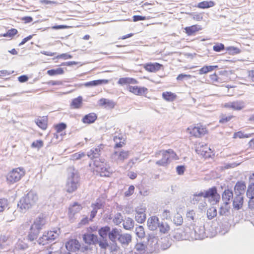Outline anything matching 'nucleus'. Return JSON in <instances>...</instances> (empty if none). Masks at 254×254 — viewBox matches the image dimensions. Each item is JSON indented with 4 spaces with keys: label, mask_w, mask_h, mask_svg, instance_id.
Masks as SVG:
<instances>
[{
    "label": "nucleus",
    "mask_w": 254,
    "mask_h": 254,
    "mask_svg": "<svg viewBox=\"0 0 254 254\" xmlns=\"http://www.w3.org/2000/svg\"><path fill=\"white\" fill-rule=\"evenodd\" d=\"M65 186L67 192L72 193L79 186L80 177L78 173L73 168H69Z\"/></svg>",
    "instance_id": "nucleus-1"
},
{
    "label": "nucleus",
    "mask_w": 254,
    "mask_h": 254,
    "mask_svg": "<svg viewBox=\"0 0 254 254\" xmlns=\"http://www.w3.org/2000/svg\"><path fill=\"white\" fill-rule=\"evenodd\" d=\"M205 201H207L210 205H216L220 200V195L217 192L216 187H213L207 190H203Z\"/></svg>",
    "instance_id": "nucleus-2"
},
{
    "label": "nucleus",
    "mask_w": 254,
    "mask_h": 254,
    "mask_svg": "<svg viewBox=\"0 0 254 254\" xmlns=\"http://www.w3.org/2000/svg\"><path fill=\"white\" fill-rule=\"evenodd\" d=\"M83 241L86 246L82 248L83 251H91L93 247H96V244L98 243V236L96 235L87 233L83 235Z\"/></svg>",
    "instance_id": "nucleus-3"
},
{
    "label": "nucleus",
    "mask_w": 254,
    "mask_h": 254,
    "mask_svg": "<svg viewBox=\"0 0 254 254\" xmlns=\"http://www.w3.org/2000/svg\"><path fill=\"white\" fill-rule=\"evenodd\" d=\"M94 166L96 167V171L101 177H109L112 171L104 161L95 160L94 161Z\"/></svg>",
    "instance_id": "nucleus-4"
},
{
    "label": "nucleus",
    "mask_w": 254,
    "mask_h": 254,
    "mask_svg": "<svg viewBox=\"0 0 254 254\" xmlns=\"http://www.w3.org/2000/svg\"><path fill=\"white\" fill-rule=\"evenodd\" d=\"M38 200V196L34 191H30L25 196L23 197L19 201V203L17 204V206H32L34 205L36 201Z\"/></svg>",
    "instance_id": "nucleus-5"
},
{
    "label": "nucleus",
    "mask_w": 254,
    "mask_h": 254,
    "mask_svg": "<svg viewBox=\"0 0 254 254\" xmlns=\"http://www.w3.org/2000/svg\"><path fill=\"white\" fill-rule=\"evenodd\" d=\"M25 172L23 168H17L10 171L7 176V180L10 183L19 181L24 175Z\"/></svg>",
    "instance_id": "nucleus-6"
},
{
    "label": "nucleus",
    "mask_w": 254,
    "mask_h": 254,
    "mask_svg": "<svg viewBox=\"0 0 254 254\" xmlns=\"http://www.w3.org/2000/svg\"><path fill=\"white\" fill-rule=\"evenodd\" d=\"M129 151L124 150L115 151L111 155V158L113 161L117 163H122L129 156Z\"/></svg>",
    "instance_id": "nucleus-7"
},
{
    "label": "nucleus",
    "mask_w": 254,
    "mask_h": 254,
    "mask_svg": "<svg viewBox=\"0 0 254 254\" xmlns=\"http://www.w3.org/2000/svg\"><path fill=\"white\" fill-rule=\"evenodd\" d=\"M190 203L193 205H198V206H205L207 205L205 202V199L203 191L194 194L190 198Z\"/></svg>",
    "instance_id": "nucleus-8"
},
{
    "label": "nucleus",
    "mask_w": 254,
    "mask_h": 254,
    "mask_svg": "<svg viewBox=\"0 0 254 254\" xmlns=\"http://www.w3.org/2000/svg\"><path fill=\"white\" fill-rule=\"evenodd\" d=\"M101 249L106 251L108 249L110 252H115L117 250L118 246L117 243H109L107 239L98 240V243Z\"/></svg>",
    "instance_id": "nucleus-9"
},
{
    "label": "nucleus",
    "mask_w": 254,
    "mask_h": 254,
    "mask_svg": "<svg viewBox=\"0 0 254 254\" xmlns=\"http://www.w3.org/2000/svg\"><path fill=\"white\" fill-rule=\"evenodd\" d=\"M154 156L155 157H159L160 156H162L161 159L157 161L155 163L158 166H167L170 162V160L168 159V157L164 150L156 152Z\"/></svg>",
    "instance_id": "nucleus-10"
},
{
    "label": "nucleus",
    "mask_w": 254,
    "mask_h": 254,
    "mask_svg": "<svg viewBox=\"0 0 254 254\" xmlns=\"http://www.w3.org/2000/svg\"><path fill=\"white\" fill-rule=\"evenodd\" d=\"M188 131L190 134L196 137H199L205 133L206 129L201 126H190L188 128Z\"/></svg>",
    "instance_id": "nucleus-11"
},
{
    "label": "nucleus",
    "mask_w": 254,
    "mask_h": 254,
    "mask_svg": "<svg viewBox=\"0 0 254 254\" xmlns=\"http://www.w3.org/2000/svg\"><path fill=\"white\" fill-rule=\"evenodd\" d=\"M81 245L76 239H70L65 244L66 249L71 252H75L78 251Z\"/></svg>",
    "instance_id": "nucleus-12"
},
{
    "label": "nucleus",
    "mask_w": 254,
    "mask_h": 254,
    "mask_svg": "<svg viewBox=\"0 0 254 254\" xmlns=\"http://www.w3.org/2000/svg\"><path fill=\"white\" fill-rule=\"evenodd\" d=\"M224 107L234 110H241L245 107V103L242 101H236L226 103Z\"/></svg>",
    "instance_id": "nucleus-13"
},
{
    "label": "nucleus",
    "mask_w": 254,
    "mask_h": 254,
    "mask_svg": "<svg viewBox=\"0 0 254 254\" xmlns=\"http://www.w3.org/2000/svg\"><path fill=\"white\" fill-rule=\"evenodd\" d=\"M145 210L143 207H140L136 209L135 214V219L139 223H143L146 219Z\"/></svg>",
    "instance_id": "nucleus-14"
},
{
    "label": "nucleus",
    "mask_w": 254,
    "mask_h": 254,
    "mask_svg": "<svg viewBox=\"0 0 254 254\" xmlns=\"http://www.w3.org/2000/svg\"><path fill=\"white\" fill-rule=\"evenodd\" d=\"M159 223V218L155 216L149 217L147 222V227L148 229L151 231L156 230Z\"/></svg>",
    "instance_id": "nucleus-15"
},
{
    "label": "nucleus",
    "mask_w": 254,
    "mask_h": 254,
    "mask_svg": "<svg viewBox=\"0 0 254 254\" xmlns=\"http://www.w3.org/2000/svg\"><path fill=\"white\" fill-rule=\"evenodd\" d=\"M103 145L101 144L96 148L91 149L87 152V155L91 159H96L97 160V159L100 155L101 150L103 149Z\"/></svg>",
    "instance_id": "nucleus-16"
},
{
    "label": "nucleus",
    "mask_w": 254,
    "mask_h": 254,
    "mask_svg": "<svg viewBox=\"0 0 254 254\" xmlns=\"http://www.w3.org/2000/svg\"><path fill=\"white\" fill-rule=\"evenodd\" d=\"M128 90L137 95H142L146 94L147 92V89L144 87H138L137 86H129Z\"/></svg>",
    "instance_id": "nucleus-17"
},
{
    "label": "nucleus",
    "mask_w": 254,
    "mask_h": 254,
    "mask_svg": "<svg viewBox=\"0 0 254 254\" xmlns=\"http://www.w3.org/2000/svg\"><path fill=\"white\" fill-rule=\"evenodd\" d=\"M46 223V220L45 217L43 216L38 217L33 222V223L31 225V227L36 230H40L42 228L43 226Z\"/></svg>",
    "instance_id": "nucleus-18"
},
{
    "label": "nucleus",
    "mask_w": 254,
    "mask_h": 254,
    "mask_svg": "<svg viewBox=\"0 0 254 254\" xmlns=\"http://www.w3.org/2000/svg\"><path fill=\"white\" fill-rule=\"evenodd\" d=\"M233 193L232 190L229 189L225 190L222 193V199L225 205H228L232 199Z\"/></svg>",
    "instance_id": "nucleus-19"
},
{
    "label": "nucleus",
    "mask_w": 254,
    "mask_h": 254,
    "mask_svg": "<svg viewBox=\"0 0 254 254\" xmlns=\"http://www.w3.org/2000/svg\"><path fill=\"white\" fill-rule=\"evenodd\" d=\"M246 186L245 182L243 181H238L235 185L234 187V191L236 194H244Z\"/></svg>",
    "instance_id": "nucleus-20"
},
{
    "label": "nucleus",
    "mask_w": 254,
    "mask_h": 254,
    "mask_svg": "<svg viewBox=\"0 0 254 254\" xmlns=\"http://www.w3.org/2000/svg\"><path fill=\"white\" fill-rule=\"evenodd\" d=\"M100 106H104L105 108L111 109L115 107L116 103L113 100L102 98L99 101Z\"/></svg>",
    "instance_id": "nucleus-21"
},
{
    "label": "nucleus",
    "mask_w": 254,
    "mask_h": 254,
    "mask_svg": "<svg viewBox=\"0 0 254 254\" xmlns=\"http://www.w3.org/2000/svg\"><path fill=\"white\" fill-rule=\"evenodd\" d=\"M162 66V65L157 63L147 64L144 65L145 69L149 72H154L159 69Z\"/></svg>",
    "instance_id": "nucleus-22"
},
{
    "label": "nucleus",
    "mask_w": 254,
    "mask_h": 254,
    "mask_svg": "<svg viewBox=\"0 0 254 254\" xmlns=\"http://www.w3.org/2000/svg\"><path fill=\"white\" fill-rule=\"evenodd\" d=\"M132 237L128 234H123L119 235L118 237L119 241L122 244L128 245L131 242Z\"/></svg>",
    "instance_id": "nucleus-23"
},
{
    "label": "nucleus",
    "mask_w": 254,
    "mask_h": 254,
    "mask_svg": "<svg viewBox=\"0 0 254 254\" xmlns=\"http://www.w3.org/2000/svg\"><path fill=\"white\" fill-rule=\"evenodd\" d=\"M186 33L189 36L194 35L196 32L201 30L200 26L197 25H194L189 27H186L185 28Z\"/></svg>",
    "instance_id": "nucleus-24"
},
{
    "label": "nucleus",
    "mask_w": 254,
    "mask_h": 254,
    "mask_svg": "<svg viewBox=\"0 0 254 254\" xmlns=\"http://www.w3.org/2000/svg\"><path fill=\"white\" fill-rule=\"evenodd\" d=\"M108 83V80L107 79H98L87 82L84 83V86L86 87L90 86H96L101 84H105Z\"/></svg>",
    "instance_id": "nucleus-25"
},
{
    "label": "nucleus",
    "mask_w": 254,
    "mask_h": 254,
    "mask_svg": "<svg viewBox=\"0 0 254 254\" xmlns=\"http://www.w3.org/2000/svg\"><path fill=\"white\" fill-rule=\"evenodd\" d=\"M97 119V116L95 113H91L85 115L82 119V122L85 124H91Z\"/></svg>",
    "instance_id": "nucleus-26"
},
{
    "label": "nucleus",
    "mask_w": 254,
    "mask_h": 254,
    "mask_svg": "<svg viewBox=\"0 0 254 254\" xmlns=\"http://www.w3.org/2000/svg\"><path fill=\"white\" fill-rule=\"evenodd\" d=\"M118 83L124 85L125 84H137V81L133 78H130V77H123L119 79V80L118 81Z\"/></svg>",
    "instance_id": "nucleus-27"
},
{
    "label": "nucleus",
    "mask_w": 254,
    "mask_h": 254,
    "mask_svg": "<svg viewBox=\"0 0 254 254\" xmlns=\"http://www.w3.org/2000/svg\"><path fill=\"white\" fill-rule=\"evenodd\" d=\"M160 233L161 234H168L170 230V227L169 224L165 222H161L158 227Z\"/></svg>",
    "instance_id": "nucleus-28"
},
{
    "label": "nucleus",
    "mask_w": 254,
    "mask_h": 254,
    "mask_svg": "<svg viewBox=\"0 0 254 254\" xmlns=\"http://www.w3.org/2000/svg\"><path fill=\"white\" fill-rule=\"evenodd\" d=\"M146 246L141 243H137L134 248L135 254H144L145 253Z\"/></svg>",
    "instance_id": "nucleus-29"
},
{
    "label": "nucleus",
    "mask_w": 254,
    "mask_h": 254,
    "mask_svg": "<svg viewBox=\"0 0 254 254\" xmlns=\"http://www.w3.org/2000/svg\"><path fill=\"white\" fill-rule=\"evenodd\" d=\"M39 232L40 231H39L38 230L32 228L31 227L30 231L28 235V239L31 241L36 240L38 238Z\"/></svg>",
    "instance_id": "nucleus-30"
},
{
    "label": "nucleus",
    "mask_w": 254,
    "mask_h": 254,
    "mask_svg": "<svg viewBox=\"0 0 254 254\" xmlns=\"http://www.w3.org/2000/svg\"><path fill=\"white\" fill-rule=\"evenodd\" d=\"M215 4L213 1H203L198 3L197 7L200 8H208L213 7Z\"/></svg>",
    "instance_id": "nucleus-31"
},
{
    "label": "nucleus",
    "mask_w": 254,
    "mask_h": 254,
    "mask_svg": "<svg viewBox=\"0 0 254 254\" xmlns=\"http://www.w3.org/2000/svg\"><path fill=\"white\" fill-rule=\"evenodd\" d=\"M119 235V231L117 229H113L111 231H110L108 236L110 240L112 241V244L116 243V240Z\"/></svg>",
    "instance_id": "nucleus-32"
},
{
    "label": "nucleus",
    "mask_w": 254,
    "mask_h": 254,
    "mask_svg": "<svg viewBox=\"0 0 254 254\" xmlns=\"http://www.w3.org/2000/svg\"><path fill=\"white\" fill-rule=\"evenodd\" d=\"M233 201V206H241L243 204V197L242 194H236Z\"/></svg>",
    "instance_id": "nucleus-33"
},
{
    "label": "nucleus",
    "mask_w": 254,
    "mask_h": 254,
    "mask_svg": "<svg viewBox=\"0 0 254 254\" xmlns=\"http://www.w3.org/2000/svg\"><path fill=\"white\" fill-rule=\"evenodd\" d=\"M254 133H245L244 132L242 131H239L237 132L234 133L233 135V138H249L253 136Z\"/></svg>",
    "instance_id": "nucleus-34"
},
{
    "label": "nucleus",
    "mask_w": 254,
    "mask_h": 254,
    "mask_svg": "<svg viewBox=\"0 0 254 254\" xmlns=\"http://www.w3.org/2000/svg\"><path fill=\"white\" fill-rule=\"evenodd\" d=\"M110 231V228L109 226H105L99 230L98 233L101 237L104 239L107 235H109Z\"/></svg>",
    "instance_id": "nucleus-35"
},
{
    "label": "nucleus",
    "mask_w": 254,
    "mask_h": 254,
    "mask_svg": "<svg viewBox=\"0 0 254 254\" xmlns=\"http://www.w3.org/2000/svg\"><path fill=\"white\" fill-rule=\"evenodd\" d=\"M162 97L167 101H173L176 98V95L171 92H165L162 93Z\"/></svg>",
    "instance_id": "nucleus-36"
},
{
    "label": "nucleus",
    "mask_w": 254,
    "mask_h": 254,
    "mask_svg": "<svg viewBox=\"0 0 254 254\" xmlns=\"http://www.w3.org/2000/svg\"><path fill=\"white\" fill-rule=\"evenodd\" d=\"M64 73V69L61 67L48 70L47 71V73L50 76L63 74Z\"/></svg>",
    "instance_id": "nucleus-37"
},
{
    "label": "nucleus",
    "mask_w": 254,
    "mask_h": 254,
    "mask_svg": "<svg viewBox=\"0 0 254 254\" xmlns=\"http://www.w3.org/2000/svg\"><path fill=\"white\" fill-rule=\"evenodd\" d=\"M82 97L79 96L72 100L71 105L73 107V108L78 109L80 108L82 104Z\"/></svg>",
    "instance_id": "nucleus-38"
},
{
    "label": "nucleus",
    "mask_w": 254,
    "mask_h": 254,
    "mask_svg": "<svg viewBox=\"0 0 254 254\" xmlns=\"http://www.w3.org/2000/svg\"><path fill=\"white\" fill-rule=\"evenodd\" d=\"M247 196L248 197L253 199L254 198V184L250 183L247 191Z\"/></svg>",
    "instance_id": "nucleus-39"
},
{
    "label": "nucleus",
    "mask_w": 254,
    "mask_h": 254,
    "mask_svg": "<svg viewBox=\"0 0 254 254\" xmlns=\"http://www.w3.org/2000/svg\"><path fill=\"white\" fill-rule=\"evenodd\" d=\"M36 125L43 129L47 128V121L44 118L38 119L35 121Z\"/></svg>",
    "instance_id": "nucleus-40"
},
{
    "label": "nucleus",
    "mask_w": 254,
    "mask_h": 254,
    "mask_svg": "<svg viewBox=\"0 0 254 254\" xmlns=\"http://www.w3.org/2000/svg\"><path fill=\"white\" fill-rule=\"evenodd\" d=\"M207 217L211 219L217 215V210L215 207H209L207 210Z\"/></svg>",
    "instance_id": "nucleus-41"
},
{
    "label": "nucleus",
    "mask_w": 254,
    "mask_h": 254,
    "mask_svg": "<svg viewBox=\"0 0 254 254\" xmlns=\"http://www.w3.org/2000/svg\"><path fill=\"white\" fill-rule=\"evenodd\" d=\"M135 233L137 237L143 238L145 236L144 228L142 226H139L135 228Z\"/></svg>",
    "instance_id": "nucleus-42"
},
{
    "label": "nucleus",
    "mask_w": 254,
    "mask_h": 254,
    "mask_svg": "<svg viewBox=\"0 0 254 254\" xmlns=\"http://www.w3.org/2000/svg\"><path fill=\"white\" fill-rule=\"evenodd\" d=\"M166 154L168 157V159L171 161V159H177V155L176 153L172 149H168L164 150Z\"/></svg>",
    "instance_id": "nucleus-43"
},
{
    "label": "nucleus",
    "mask_w": 254,
    "mask_h": 254,
    "mask_svg": "<svg viewBox=\"0 0 254 254\" xmlns=\"http://www.w3.org/2000/svg\"><path fill=\"white\" fill-rule=\"evenodd\" d=\"M173 222L176 225H181L183 222L182 216L179 213L176 214L174 217Z\"/></svg>",
    "instance_id": "nucleus-44"
},
{
    "label": "nucleus",
    "mask_w": 254,
    "mask_h": 254,
    "mask_svg": "<svg viewBox=\"0 0 254 254\" xmlns=\"http://www.w3.org/2000/svg\"><path fill=\"white\" fill-rule=\"evenodd\" d=\"M86 154L84 152H79L76 153H74L71 155V159L72 160H77L82 158L85 157Z\"/></svg>",
    "instance_id": "nucleus-45"
},
{
    "label": "nucleus",
    "mask_w": 254,
    "mask_h": 254,
    "mask_svg": "<svg viewBox=\"0 0 254 254\" xmlns=\"http://www.w3.org/2000/svg\"><path fill=\"white\" fill-rule=\"evenodd\" d=\"M17 33V30L14 28H11L8 30L6 33L3 34V36L5 37H12Z\"/></svg>",
    "instance_id": "nucleus-46"
},
{
    "label": "nucleus",
    "mask_w": 254,
    "mask_h": 254,
    "mask_svg": "<svg viewBox=\"0 0 254 254\" xmlns=\"http://www.w3.org/2000/svg\"><path fill=\"white\" fill-rule=\"evenodd\" d=\"M50 242L45 233L41 237L38 241L40 245H45Z\"/></svg>",
    "instance_id": "nucleus-47"
},
{
    "label": "nucleus",
    "mask_w": 254,
    "mask_h": 254,
    "mask_svg": "<svg viewBox=\"0 0 254 254\" xmlns=\"http://www.w3.org/2000/svg\"><path fill=\"white\" fill-rule=\"evenodd\" d=\"M225 49V46L222 43H216L213 47V50L217 52H220Z\"/></svg>",
    "instance_id": "nucleus-48"
},
{
    "label": "nucleus",
    "mask_w": 254,
    "mask_h": 254,
    "mask_svg": "<svg viewBox=\"0 0 254 254\" xmlns=\"http://www.w3.org/2000/svg\"><path fill=\"white\" fill-rule=\"evenodd\" d=\"M207 149V147H205L204 148V149H203L202 150H201V148L199 149L198 148H197V149H196V152L198 154H200L203 157L206 158V157H207L210 156V155L208 154V153H207V151L206 150Z\"/></svg>",
    "instance_id": "nucleus-49"
},
{
    "label": "nucleus",
    "mask_w": 254,
    "mask_h": 254,
    "mask_svg": "<svg viewBox=\"0 0 254 254\" xmlns=\"http://www.w3.org/2000/svg\"><path fill=\"white\" fill-rule=\"evenodd\" d=\"M66 127V125L64 123L59 124L55 126V128L58 133L62 132L63 130L65 129Z\"/></svg>",
    "instance_id": "nucleus-50"
},
{
    "label": "nucleus",
    "mask_w": 254,
    "mask_h": 254,
    "mask_svg": "<svg viewBox=\"0 0 254 254\" xmlns=\"http://www.w3.org/2000/svg\"><path fill=\"white\" fill-rule=\"evenodd\" d=\"M43 142L41 140H37L35 141L32 142L31 144V147L33 148H37L39 149L43 147Z\"/></svg>",
    "instance_id": "nucleus-51"
},
{
    "label": "nucleus",
    "mask_w": 254,
    "mask_h": 254,
    "mask_svg": "<svg viewBox=\"0 0 254 254\" xmlns=\"http://www.w3.org/2000/svg\"><path fill=\"white\" fill-rule=\"evenodd\" d=\"M50 242L55 240L56 238V233L54 231H48L45 233Z\"/></svg>",
    "instance_id": "nucleus-52"
},
{
    "label": "nucleus",
    "mask_w": 254,
    "mask_h": 254,
    "mask_svg": "<svg viewBox=\"0 0 254 254\" xmlns=\"http://www.w3.org/2000/svg\"><path fill=\"white\" fill-rule=\"evenodd\" d=\"M133 227V222L131 219H128L124 224V228L127 230L130 229Z\"/></svg>",
    "instance_id": "nucleus-53"
},
{
    "label": "nucleus",
    "mask_w": 254,
    "mask_h": 254,
    "mask_svg": "<svg viewBox=\"0 0 254 254\" xmlns=\"http://www.w3.org/2000/svg\"><path fill=\"white\" fill-rule=\"evenodd\" d=\"M105 199L104 198H99L97 199L95 204H92L91 206H104L105 205Z\"/></svg>",
    "instance_id": "nucleus-54"
},
{
    "label": "nucleus",
    "mask_w": 254,
    "mask_h": 254,
    "mask_svg": "<svg viewBox=\"0 0 254 254\" xmlns=\"http://www.w3.org/2000/svg\"><path fill=\"white\" fill-rule=\"evenodd\" d=\"M232 116H227L226 115H222L220 117V119L219 120V123L221 124H225L230 121L232 119Z\"/></svg>",
    "instance_id": "nucleus-55"
},
{
    "label": "nucleus",
    "mask_w": 254,
    "mask_h": 254,
    "mask_svg": "<svg viewBox=\"0 0 254 254\" xmlns=\"http://www.w3.org/2000/svg\"><path fill=\"white\" fill-rule=\"evenodd\" d=\"M134 190V187L132 185L130 186L128 189V190L126 191L125 195L126 196H129L133 194Z\"/></svg>",
    "instance_id": "nucleus-56"
},
{
    "label": "nucleus",
    "mask_w": 254,
    "mask_h": 254,
    "mask_svg": "<svg viewBox=\"0 0 254 254\" xmlns=\"http://www.w3.org/2000/svg\"><path fill=\"white\" fill-rule=\"evenodd\" d=\"M185 170V168L184 166L180 165L176 167V171L178 175H182L184 174Z\"/></svg>",
    "instance_id": "nucleus-57"
},
{
    "label": "nucleus",
    "mask_w": 254,
    "mask_h": 254,
    "mask_svg": "<svg viewBox=\"0 0 254 254\" xmlns=\"http://www.w3.org/2000/svg\"><path fill=\"white\" fill-rule=\"evenodd\" d=\"M226 49L232 54H238L240 52L239 49L234 47H228Z\"/></svg>",
    "instance_id": "nucleus-58"
},
{
    "label": "nucleus",
    "mask_w": 254,
    "mask_h": 254,
    "mask_svg": "<svg viewBox=\"0 0 254 254\" xmlns=\"http://www.w3.org/2000/svg\"><path fill=\"white\" fill-rule=\"evenodd\" d=\"M72 56L67 53L62 54L59 55H58L56 57L57 59H64V60H67L68 59L72 58Z\"/></svg>",
    "instance_id": "nucleus-59"
},
{
    "label": "nucleus",
    "mask_w": 254,
    "mask_h": 254,
    "mask_svg": "<svg viewBox=\"0 0 254 254\" xmlns=\"http://www.w3.org/2000/svg\"><path fill=\"white\" fill-rule=\"evenodd\" d=\"M191 76L189 74H180L177 77V80H183L185 78H186L187 79H190L191 78Z\"/></svg>",
    "instance_id": "nucleus-60"
},
{
    "label": "nucleus",
    "mask_w": 254,
    "mask_h": 254,
    "mask_svg": "<svg viewBox=\"0 0 254 254\" xmlns=\"http://www.w3.org/2000/svg\"><path fill=\"white\" fill-rule=\"evenodd\" d=\"M132 18L133 21L134 22L144 20L147 19L145 16H143L141 15H134Z\"/></svg>",
    "instance_id": "nucleus-61"
},
{
    "label": "nucleus",
    "mask_w": 254,
    "mask_h": 254,
    "mask_svg": "<svg viewBox=\"0 0 254 254\" xmlns=\"http://www.w3.org/2000/svg\"><path fill=\"white\" fill-rule=\"evenodd\" d=\"M33 35H29L27 36V37L24 38L22 41L19 44V46H21L23 45H24L25 43H26L28 41L31 39L32 38Z\"/></svg>",
    "instance_id": "nucleus-62"
},
{
    "label": "nucleus",
    "mask_w": 254,
    "mask_h": 254,
    "mask_svg": "<svg viewBox=\"0 0 254 254\" xmlns=\"http://www.w3.org/2000/svg\"><path fill=\"white\" fill-rule=\"evenodd\" d=\"M208 72V70L207 68V65H205L203 66L202 68H201L199 70V74H206Z\"/></svg>",
    "instance_id": "nucleus-63"
},
{
    "label": "nucleus",
    "mask_w": 254,
    "mask_h": 254,
    "mask_svg": "<svg viewBox=\"0 0 254 254\" xmlns=\"http://www.w3.org/2000/svg\"><path fill=\"white\" fill-rule=\"evenodd\" d=\"M18 80L20 82H24L28 80V78L26 75H23L18 77Z\"/></svg>",
    "instance_id": "nucleus-64"
}]
</instances>
